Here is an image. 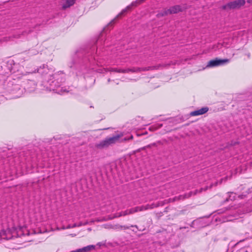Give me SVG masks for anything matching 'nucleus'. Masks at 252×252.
<instances>
[{
  "instance_id": "obj_1",
  "label": "nucleus",
  "mask_w": 252,
  "mask_h": 252,
  "mask_svg": "<svg viewBox=\"0 0 252 252\" xmlns=\"http://www.w3.org/2000/svg\"><path fill=\"white\" fill-rule=\"evenodd\" d=\"M229 60L228 59H219L216 58L214 60L210 61L207 65V67H215L224 63H228Z\"/></svg>"
},
{
  "instance_id": "obj_2",
  "label": "nucleus",
  "mask_w": 252,
  "mask_h": 252,
  "mask_svg": "<svg viewBox=\"0 0 252 252\" xmlns=\"http://www.w3.org/2000/svg\"><path fill=\"white\" fill-rule=\"evenodd\" d=\"M159 66V65L152 66H148V67H133L132 68L124 69V70H128L126 73H128L129 72H141V71H148V70H152V69H157L158 68Z\"/></svg>"
},
{
  "instance_id": "obj_3",
  "label": "nucleus",
  "mask_w": 252,
  "mask_h": 252,
  "mask_svg": "<svg viewBox=\"0 0 252 252\" xmlns=\"http://www.w3.org/2000/svg\"><path fill=\"white\" fill-rule=\"evenodd\" d=\"M112 146L108 138H106L103 140L101 141L96 145V147L98 149H104Z\"/></svg>"
},
{
  "instance_id": "obj_4",
  "label": "nucleus",
  "mask_w": 252,
  "mask_h": 252,
  "mask_svg": "<svg viewBox=\"0 0 252 252\" xmlns=\"http://www.w3.org/2000/svg\"><path fill=\"white\" fill-rule=\"evenodd\" d=\"M209 110V108L207 107H203L200 109L191 112L190 113V116H195L203 115L206 112H207Z\"/></svg>"
},
{
  "instance_id": "obj_5",
  "label": "nucleus",
  "mask_w": 252,
  "mask_h": 252,
  "mask_svg": "<svg viewBox=\"0 0 252 252\" xmlns=\"http://www.w3.org/2000/svg\"><path fill=\"white\" fill-rule=\"evenodd\" d=\"M123 133L114 135L112 137H107L112 146L117 143L120 142V139L123 136Z\"/></svg>"
},
{
  "instance_id": "obj_6",
  "label": "nucleus",
  "mask_w": 252,
  "mask_h": 252,
  "mask_svg": "<svg viewBox=\"0 0 252 252\" xmlns=\"http://www.w3.org/2000/svg\"><path fill=\"white\" fill-rule=\"evenodd\" d=\"M231 2L234 10L240 9L246 3L245 0H235Z\"/></svg>"
},
{
  "instance_id": "obj_7",
  "label": "nucleus",
  "mask_w": 252,
  "mask_h": 252,
  "mask_svg": "<svg viewBox=\"0 0 252 252\" xmlns=\"http://www.w3.org/2000/svg\"><path fill=\"white\" fill-rule=\"evenodd\" d=\"M59 74H55L54 75L51 76V77H52V79H50V80H52V79H55L54 80L52 81L51 82V83L50 85L52 86L51 89H52L53 90L55 89V87H58L60 86L59 83L57 81V80L59 79Z\"/></svg>"
},
{
  "instance_id": "obj_8",
  "label": "nucleus",
  "mask_w": 252,
  "mask_h": 252,
  "mask_svg": "<svg viewBox=\"0 0 252 252\" xmlns=\"http://www.w3.org/2000/svg\"><path fill=\"white\" fill-rule=\"evenodd\" d=\"M163 203L160 204V203H158L157 204H155L154 203H153L151 205L150 204H147L145 206H139L140 211H143L144 210H147L148 209H152L154 208L158 207L160 205H163Z\"/></svg>"
},
{
  "instance_id": "obj_9",
  "label": "nucleus",
  "mask_w": 252,
  "mask_h": 252,
  "mask_svg": "<svg viewBox=\"0 0 252 252\" xmlns=\"http://www.w3.org/2000/svg\"><path fill=\"white\" fill-rule=\"evenodd\" d=\"M168 10L169 11V14H176L180 11H182V9L180 5H176L170 7L169 9H168Z\"/></svg>"
},
{
  "instance_id": "obj_10",
  "label": "nucleus",
  "mask_w": 252,
  "mask_h": 252,
  "mask_svg": "<svg viewBox=\"0 0 252 252\" xmlns=\"http://www.w3.org/2000/svg\"><path fill=\"white\" fill-rule=\"evenodd\" d=\"M192 193V192H190L188 194H185L184 195H180L178 197H175L173 199H169V202H171V201L173 202V201H176L178 200H183L185 198H189L191 195Z\"/></svg>"
},
{
  "instance_id": "obj_11",
  "label": "nucleus",
  "mask_w": 252,
  "mask_h": 252,
  "mask_svg": "<svg viewBox=\"0 0 252 252\" xmlns=\"http://www.w3.org/2000/svg\"><path fill=\"white\" fill-rule=\"evenodd\" d=\"M140 3H138V1L137 0L134 1H133L132 2H131V3L127 6L124 9H123L122 12H121V13H120V14L118 16H119V15H122L123 13L126 12V11H127L128 10H130L131 7L132 6H136L137 5L139 4Z\"/></svg>"
},
{
  "instance_id": "obj_12",
  "label": "nucleus",
  "mask_w": 252,
  "mask_h": 252,
  "mask_svg": "<svg viewBox=\"0 0 252 252\" xmlns=\"http://www.w3.org/2000/svg\"><path fill=\"white\" fill-rule=\"evenodd\" d=\"M76 0H65V2L62 5V9H65L73 5Z\"/></svg>"
},
{
  "instance_id": "obj_13",
  "label": "nucleus",
  "mask_w": 252,
  "mask_h": 252,
  "mask_svg": "<svg viewBox=\"0 0 252 252\" xmlns=\"http://www.w3.org/2000/svg\"><path fill=\"white\" fill-rule=\"evenodd\" d=\"M220 8L222 10L228 11L231 10H234L232 6V3L231 1H229L225 4L221 6Z\"/></svg>"
},
{
  "instance_id": "obj_14",
  "label": "nucleus",
  "mask_w": 252,
  "mask_h": 252,
  "mask_svg": "<svg viewBox=\"0 0 252 252\" xmlns=\"http://www.w3.org/2000/svg\"><path fill=\"white\" fill-rule=\"evenodd\" d=\"M95 246L94 245H89L88 246L85 247L83 248L78 249L79 252H90L92 250L94 249Z\"/></svg>"
},
{
  "instance_id": "obj_15",
  "label": "nucleus",
  "mask_w": 252,
  "mask_h": 252,
  "mask_svg": "<svg viewBox=\"0 0 252 252\" xmlns=\"http://www.w3.org/2000/svg\"><path fill=\"white\" fill-rule=\"evenodd\" d=\"M170 14L169 13V11L168 10V9H164L162 11L158 12L157 14V17L158 18H160L163 16H167L168 15Z\"/></svg>"
},
{
  "instance_id": "obj_16",
  "label": "nucleus",
  "mask_w": 252,
  "mask_h": 252,
  "mask_svg": "<svg viewBox=\"0 0 252 252\" xmlns=\"http://www.w3.org/2000/svg\"><path fill=\"white\" fill-rule=\"evenodd\" d=\"M109 71L116 72L118 73H126L128 71L127 70H124V69L117 68H110L108 70Z\"/></svg>"
},
{
  "instance_id": "obj_17",
  "label": "nucleus",
  "mask_w": 252,
  "mask_h": 252,
  "mask_svg": "<svg viewBox=\"0 0 252 252\" xmlns=\"http://www.w3.org/2000/svg\"><path fill=\"white\" fill-rule=\"evenodd\" d=\"M126 215H128V214H127V211L126 210H125L124 211H122V212L119 213L118 214H117L116 215H115L112 218H109L108 219L109 220H112V219H113L114 218H119V217H122V216H126Z\"/></svg>"
},
{
  "instance_id": "obj_18",
  "label": "nucleus",
  "mask_w": 252,
  "mask_h": 252,
  "mask_svg": "<svg viewBox=\"0 0 252 252\" xmlns=\"http://www.w3.org/2000/svg\"><path fill=\"white\" fill-rule=\"evenodd\" d=\"M129 228V226L126 225H116V229H127Z\"/></svg>"
},
{
  "instance_id": "obj_19",
  "label": "nucleus",
  "mask_w": 252,
  "mask_h": 252,
  "mask_svg": "<svg viewBox=\"0 0 252 252\" xmlns=\"http://www.w3.org/2000/svg\"><path fill=\"white\" fill-rule=\"evenodd\" d=\"M128 215H130L134 213V210L133 208H131L130 209L126 210Z\"/></svg>"
},
{
  "instance_id": "obj_20",
  "label": "nucleus",
  "mask_w": 252,
  "mask_h": 252,
  "mask_svg": "<svg viewBox=\"0 0 252 252\" xmlns=\"http://www.w3.org/2000/svg\"><path fill=\"white\" fill-rule=\"evenodd\" d=\"M104 227L108 229H116V226H114L112 225H105Z\"/></svg>"
},
{
  "instance_id": "obj_21",
  "label": "nucleus",
  "mask_w": 252,
  "mask_h": 252,
  "mask_svg": "<svg viewBox=\"0 0 252 252\" xmlns=\"http://www.w3.org/2000/svg\"><path fill=\"white\" fill-rule=\"evenodd\" d=\"M157 143L158 144H161V143L160 141H158L157 142ZM151 146H157V143H152L151 144V145H149L147 147H150Z\"/></svg>"
},
{
  "instance_id": "obj_22",
  "label": "nucleus",
  "mask_w": 252,
  "mask_h": 252,
  "mask_svg": "<svg viewBox=\"0 0 252 252\" xmlns=\"http://www.w3.org/2000/svg\"><path fill=\"white\" fill-rule=\"evenodd\" d=\"M81 224L78 225V226H81ZM77 225L76 224H74L73 225H68L67 227V228H73V227H75L76 226H77Z\"/></svg>"
},
{
  "instance_id": "obj_23",
  "label": "nucleus",
  "mask_w": 252,
  "mask_h": 252,
  "mask_svg": "<svg viewBox=\"0 0 252 252\" xmlns=\"http://www.w3.org/2000/svg\"><path fill=\"white\" fill-rule=\"evenodd\" d=\"M134 212H137L138 211H140L139 206H137L136 207L133 208Z\"/></svg>"
},
{
  "instance_id": "obj_24",
  "label": "nucleus",
  "mask_w": 252,
  "mask_h": 252,
  "mask_svg": "<svg viewBox=\"0 0 252 252\" xmlns=\"http://www.w3.org/2000/svg\"><path fill=\"white\" fill-rule=\"evenodd\" d=\"M127 140H128V138L126 137V138H123L121 141L120 140V142H123V141H126Z\"/></svg>"
},
{
  "instance_id": "obj_25",
  "label": "nucleus",
  "mask_w": 252,
  "mask_h": 252,
  "mask_svg": "<svg viewBox=\"0 0 252 252\" xmlns=\"http://www.w3.org/2000/svg\"><path fill=\"white\" fill-rule=\"evenodd\" d=\"M130 227H135L136 229H138V227L137 225H131L130 226Z\"/></svg>"
},
{
  "instance_id": "obj_26",
  "label": "nucleus",
  "mask_w": 252,
  "mask_h": 252,
  "mask_svg": "<svg viewBox=\"0 0 252 252\" xmlns=\"http://www.w3.org/2000/svg\"><path fill=\"white\" fill-rule=\"evenodd\" d=\"M137 0L138 1V3H139L140 4L141 3H142V2L145 1V0Z\"/></svg>"
},
{
  "instance_id": "obj_27",
  "label": "nucleus",
  "mask_w": 252,
  "mask_h": 252,
  "mask_svg": "<svg viewBox=\"0 0 252 252\" xmlns=\"http://www.w3.org/2000/svg\"><path fill=\"white\" fill-rule=\"evenodd\" d=\"M247 2L249 3L252 4V0H247Z\"/></svg>"
},
{
  "instance_id": "obj_28",
  "label": "nucleus",
  "mask_w": 252,
  "mask_h": 252,
  "mask_svg": "<svg viewBox=\"0 0 252 252\" xmlns=\"http://www.w3.org/2000/svg\"><path fill=\"white\" fill-rule=\"evenodd\" d=\"M133 139V136L131 135L128 138V140L132 139Z\"/></svg>"
},
{
  "instance_id": "obj_29",
  "label": "nucleus",
  "mask_w": 252,
  "mask_h": 252,
  "mask_svg": "<svg viewBox=\"0 0 252 252\" xmlns=\"http://www.w3.org/2000/svg\"><path fill=\"white\" fill-rule=\"evenodd\" d=\"M197 221H196V222H197ZM195 220H194V221L192 222L191 225V226H193V225L195 223Z\"/></svg>"
},
{
  "instance_id": "obj_30",
  "label": "nucleus",
  "mask_w": 252,
  "mask_h": 252,
  "mask_svg": "<svg viewBox=\"0 0 252 252\" xmlns=\"http://www.w3.org/2000/svg\"><path fill=\"white\" fill-rule=\"evenodd\" d=\"M114 21H115V19H114L113 20H112L109 24V25H111L112 24V23H113L114 22Z\"/></svg>"
},
{
  "instance_id": "obj_31",
  "label": "nucleus",
  "mask_w": 252,
  "mask_h": 252,
  "mask_svg": "<svg viewBox=\"0 0 252 252\" xmlns=\"http://www.w3.org/2000/svg\"><path fill=\"white\" fill-rule=\"evenodd\" d=\"M247 56H248V57L249 58H250V53H248V54H247Z\"/></svg>"
},
{
  "instance_id": "obj_32",
  "label": "nucleus",
  "mask_w": 252,
  "mask_h": 252,
  "mask_svg": "<svg viewBox=\"0 0 252 252\" xmlns=\"http://www.w3.org/2000/svg\"><path fill=\"white\" fill-rule=\"evenodd\" d=\"M102 220H105H105H107V219H105V218H103Z\"/></svg>"
},
{
  "instance_id": "obj_33",
  "label": "nucleus",
  "mask_w": 252,
  "mask_h": 252,
  "mask_svg": "<svg viewBox=\"0 0 252 252\" xmlns=\"http://www.w3.org/2000/svg\"><path fill=\"white\" fill-rule=\"evenodd\" d=\"M110 81H111V80H110V79H108V82H110Z\"/></svg>"
},
{
  "instance_id": "obj_34",
  "label": "nucleus",
  "mask_w": 252,
  "mask_h": 252,
  "mask_svg": "<svg viewBox=\"0 0 252 252\" xmlns=\"http://www.w3.org/2000/svg\"><path fill=\"white\" fill-rule=\"evenodd\" d=\"M226 201H228V198H227L226 199Z\"/></svg>"
},
{
  "instance_id": "obj_35",
  "label": "nucleus",
  "mask_w": 252,
  "mask_h": 252,
  "mask_svg": "<svg viewBox=\"0 0 252 252\" xmlns=\"http://www.w3.org/2000/svg\"><path fill=\"white\" fill-rule=\"evenodd\" d=\"M197 190L194 193V194H195L196 193Z\"/></svg>"
},
{
  "instance_id": "obj_36",
  "label": "nucleus",
  "mask_w": 252,
  "mask_h": 252,
  "mask_svg": "<svg viewBox=\"0 0 252 252\" xmlns=\"http://www.w3.org/2000/svg\"><path fill=\"white\" fill-rule=\"evenodd\" d=\"M162 126V124H161V125L159 126H160V127H161Z\"/></svg>"
}]
</instances>
